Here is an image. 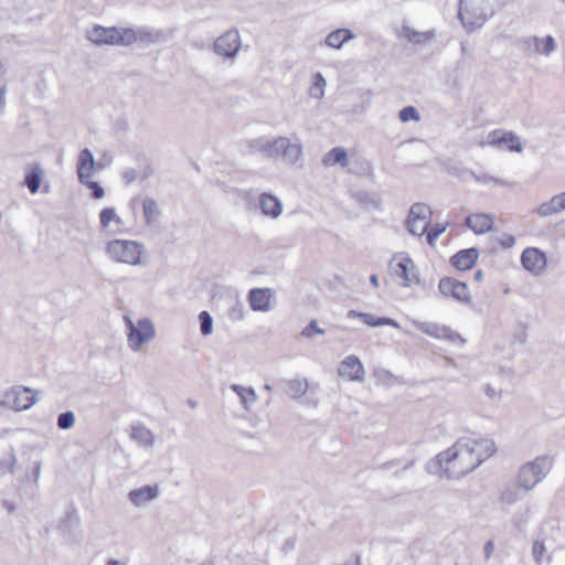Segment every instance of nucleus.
<instances>
[{
  "mask_svg": "<svg viewBox=\"0 0 565 565\" xmlns=\"http://www.w3.org/2000/svg\"><path fill=\"white\" fill-rule=\"evenodd\" d=\"M495 452V444L489 438H460L450 448L439 452L428 462L430 472H441L447 479H460L472 472Z\"/></svg>",
  "mask_w": 565,
  "mask_h": 565,
  "instance_id": "f257e3e1",
  "label": "nucleus"
},
{
  "mask_svg": "<svg viewBox=\"0 0 565 565\" xmlns=\"http://www.w3.org/2000/svg\"><path fill=\"white\" fill-rule=\"evenodd\" d=\"M497 0H460L458 18L468 31H473L484 24L494 14Z\"/></svg>",
  "mask_w": 565,
  "mask_h": 565,
  "instance_id": "f03ea898",
  "label": "nucleus"
},
{
  "mask_svg": "<svg viewBox=\"0 0 565 565\" xmlns=\"http://www.w3.org/2000/svg\"><path fill=\"white\" fill-rule=\"evenodd\" d=\"M553 457L539 456L520 467L518 472V488L527 492L532 490L550 472Z\"/></svg>",
  "mask_w": 565,
  "mask_h": 565,
  "instance_id": "7ed1b4c3",
  "label": "nucleus"
},
{
  "mask_svg": "<svg viewBox=\"0 0 565 565\" xmlns=\"http://www.w3.org/2000/svg\"><path fill=\"white\" fill-rule=\"evenodd\" d=\"M106 252L115 262L139 265L143 245L135 241L114 239L107 244Z\"/></svg>",
  "mask_w": 565,
  "mask_h": 565,
  "instance_id": "20e7f679",
  "label": "nucleus"
},
{
  "mask_svg": "<svg viewBox=\"0 0 565 565\" xmlns=\"http://www.w3.org/2000/svg\"><path fill=\"white\" fill-rule=\"evenodd\" d=\"M129 33L126 28L121 26H103L95 24L92 29L87 30L86 38L97 46L111 45V46H126Z\"/></svg>",
  "mask_w": 565,
  "mask_h": 565,
  "instance_id": "39448f33",
  "label": "nucleus"
},
{
  "mask_svg": "<svg viewBox=\"0 0 565 565\" xmlns=\"http://www.w3.org/2000/svg\"><path fill=\"white\" fill-rule=\"evenodd\" d=\"M126 323L128 345L135 352L139 351L145 343L151 341L156 335L154 326L148 318L138 320L137 324L126 318Z\"/></svg>",
  "mask_w": 565,
  "mask_h": 565,
  "instance_id": "423d86ee",
  "label": "nucleus"
},
{
  "mask_svg": "<svg viewBox=\"0 0 565 565\" xmlns=\"http://www.w3.org/2000/svg\"><path fill=\"white\" fill-rule=\"evenodd\" d=\"M268 157H281L287 163L295 164L302 157V147L300 143L291 142L287 137H277L269 140Z\"/></svg>",
  "mask_w": 565,
  "mask_h": 565,
  "instance_id": "0eeeda50",
  "label": "nucleus"
},
{
  "mask_svg": "<svg viewBox=\"0 0 565 565\" xmlns=\"http://www.w3.org/2000/svg\"><path fill=\"white\" fill-rule=\"evenodd\" d=\"M393 274L401 279L403 287L419 285L420 279L413 259L407 254L395 255L390 264Z\"/></svg>",
  "mask_w": 565,
  "mask_h": 565,
  "instance_id": "6e6552de",
  "label": "nucleus"
},
{
  "mask_svg": "<svg viewBox=\"0 0 565 565\" xmlns=\"http://www.w3.org/2000/svg\"><path fill=\"white\" fill-rule=\"evenodd\" d=\"M431 214V210L427 204L414 203L409 209L406 220L407 231L412 235L420 237L429 227Z\"/></svg>",
  "mask_w": 565,
  "mask_h": 565,
  "instance_id": "1a4fd4ad",
  "label": "nucleus"
},
{
  "mask_svg": "<svg viewBox=\"0 0 565 565\" xmlns=\"http://www.w3.org/2000/svg\"><path fill=\"white\" fill-rule=\"evenodd\" d=\"M242 47V40L236 28H232L221 34L213 43V52L227 60H233Z\"/></svg>",
  "mask_w": 565,
  "mask_h": 565,
  "instance_id": "9d476101",
  "label": "nucleus"
},
{
  "mask_svg": "<svg viewBox=\"0 0 565 565\" xmlns=\"http://www.w3.org/2000/svg\"><path fill=\"white\" fill-rule=\"evenodd\" d=\"M35 393L34 390L24 386L11 388L6 393L1 405L14 411L29 409L36 402Z\"/></svg>",
  "mask_w": 565,
  "mask_h": 565,
  "instance_id": "9b49d317",
  "label": "nucleus"
},
{
  "mask_svg": "<svg viewBox=\"0 0 565 565\" xmlns=\"http://www.w3.org/2000/svg\"><path fill=\"white\" fill-rule=\"evenodd\" d=\"M519 47L527 53H537L544 56H550L556 50V42L552 35L545 38L525 36L518 41Z\"/></svg>",
  "mask_w": 565,
  "mask_h": 565,
  "instance_id": "f8f14e48",
  "label": "nucleus"
},
{
  "mask_svg": "<svg viewBox=\"0 0 565 565\" xmlns=\"http://www.w3.org/2000/svg\"><path fill=\"white\" fill-rule=\"evenodd\" d=\"M126 32L129 33V40H127L126 46H130L134 43L148 46L150 44L164 42L168 39L164 31L152 28H126Z\"/></svg>",
  "mask_w": 565,
  "mask_h": 565,
  "instance_id": "ddd939ff",
  "label": "nucleus"
},
{
  "mask_svg": "<svg viewBox=\"0 0 565 565\" xmlns=\"http://www.w3.org/2000/svg\"><path fill=\"white\" fill-rule=\"evenodd\" d=\"M439 292L445 297H451L455 300L469 303L471 294L466 282L459 281L452 277H444L438 284Z\"/></svg>",
  "mask_w": 565,
  "mask_h": 565,
  "instance_id": "4468645a",
  "label": "nucleus"
},
{
  "mask_svg": "<svg viewBox=\"0 0 565 565\" xmlns=\"http://www.w3.org/2000/svg\"><path fill=\"white\" fill-rule=\"evenodd\" d=\"M416 328L429 337L446 340L450 343L459 342L460 344H463L466 342L458 332L444 324L426 321L417 323Z\"/></svg>",
  "mask_w": 565,
  "mask_h": 565,
  "instance_id": "2eb2a0df",
  "label": "nucleus"
},
{
  "mask_svg": "<svg viewBox=\"0 0 565 565\" xmlns=\"http://www.w3.org/2000/svg\"><path fill=\"white\" fill-rule=\"evenodd\" d=\"M521 263L533 275H541L546 267L545 254L536 247H527L522 252Z\"/></svg>",
  "mask_w": 565,
  "mask_h": 565,
  "instance_id": "dca6fc26",
  "label": "nucleus"
},
{
  "mask_svg": "<svg viewBox=\"0 0 565 565\" xmlns=\"http://www.w3.org/2000/svg\"><path fill=\"white\" fill-rule=\"evenodd\" d=\"M339 374L341 376H345L351 381L363 382L365 379V370L360 361V359L355 355L347 356L340 364Z\"/></svg>",
  "mask_w": 565,
  "mask_h": 565,
  "instance_id": "f3484780",
  "label": "nucleus"
},
{
  "mask_svg": "<svg viewBox=\"0 0 565 565\" xmlns=\"http://www.w3.org/2000/svg\"><path fill=\"white\" fill-rule=\"evenodd\" d=\"M273 295L269 288H253L248 292V302L254 311L267 312L270 310Z\"/></svg>",
  "mask_w": 565,
  "mask_h": 565,
  "instance_id": "a211bd4d",
  "label": "nucleus"
},
{
  "mask_svg": "<svg viewBox=\"0 0 565 565\" xmlns=\"http://www.w3.org/2000/svg\"><path fill=\"white\" fill-rule=\"evenodd\" d=\"M479 257V249L470 247L457 252L450 258V264L458 270L465 271L473 267Z\"/></svg>",
  "mask_w": 565,
  "mask_h": 565,
  "instance_id": "6ab92c4d",
  "label": "nucleus"
},
{
  "mask_svg": "<svg viewBox=\"0 0 565 565\" xmlns=\"http://www.w3.org/2000/svg\"><path fill=\"white\" fill-rule=\"evenodd\" d=\"M159 495V489L157 486H143L138 489H134L128 493L130 502L136 507H142L146 503L157 499Z\"/></svg>",
  "mask_w": 565,
  "mask_h": 565,
  "instance_id": "aec40b11",
  "label": "nucleus"
},
{
  "mask_svg": "<svg viewBox=\"0 0 565 565\" xmlns=\"http://www.w3.org/2000/svg\"><path fill=\"white\" fill-rule=\"evenodd\" d=\"M259 207L264 215L277 218L282 213V204L280 200L270 193H262L259 195Z\"/></svg>",
  "mask_w": 565,
  "mask_h": 565,
  "instance_id": "412c9836",
  "label": "nucleus"
},
{
  "mask_svg": "<svg viewBox=\"0 0 565 565\" xmlns=\"http://www.w3.org/2000/svg\"><path fill=\"white\" fill-rule=\"evenodd\" d=\"M95 159L92 151L87 148L79 152L77 162V177L79 182H85L84 179L92 178L95 171Z\"/></svg>",
  "mask_w": 565,
  "mask_h": 565,
  "instance_id": "4be33fe9",
  "label": "nucleus"
},
{
  "mask_svg": "<svg viewBox=\"0 0 565 565\" xmlns=\"http://www.w3.org/2000/svg\"><path fill=\"white\" fill-rule=\"evenodd\" d=\"M466 225L476 234H483L492 230L493 221L488 214H471L466 217Z\"/></svg>",
  "mask_w": 565,
  "mask_h": 565,
  "instance_id": "5701e85b",
  "label": "nucleus"
},
{
  "mask_svg": "<svg viewBox=\"0 0 565 565\" xmlns=\"http://www.w3.org/2000/svg\"><path fill=\"white\" fill-rule=\"evenodd\" d=\"M348 317L349 318H360L365 324H367L370 327L391 326L394 328H399V323L392 318H386V317L377 318L371 313L359 312L356 310H350L348 312Z\"/></svg>",
  "mask_w": 565,
  "mask_h": 565,
  "instance_id": "b1692460",
  "label": "nucleus"
},
{
  "mask_svg": "<svg viewBox=\"0 0 565 565\" xmlns=\"http://www.w3.org/2000/svg\"><path fill=\"white\" fill-rule=\"evenodd\" d=\"M491 136H493V139L491 140V145L507 143L511 151H515V152L522 151V146L520 143V139L514 132H512V131L503 132L500 129H495L491 132Z\"/></svg>",
  "mask_w": 565,
  "mask_h": 565,
  "instance_id": "393cba45",
  "label": "nucleus"
},
{
  "mask_svg": "<svg viewBox=\"0 0 565 565\" xmlns=\"http://www.w3.org/2000/svg\"><path fill=\"white\" fill-rule=\"evenodd\" d=\"M322 164L324 167H332L339 164L342 168L349 166V158L347 150L342 147L332 148L322 158Z\"/></svg>",
  "mask_w": 565,
  "mask_h": 565,
  "instance_id": "a878e982",
  "label": "nucleus"
},
{
  "mask_svg": "<svg viewBox=\"0 0 565 565\" xmlns=\"http://www.w3.org/2000/svg\"><path fill=\"white\" fill-rule=\"evenodd\" d=\"M403 36L414 45H427L435 39L434 31L418 32L409 26H403Z\"/></svg>",
  "mask_w": 565,
  "mask_h": 565,
  "instance_id": "bb28decb",
  "label": "nucleus"
},
{
  "mask_svg": "<svg viewBox=\"0 0 565 565\" xmlns=\"http://www.w3.org/2000/svg\"><path fill=\"white\" fill-rule=\"evenodd\" d=\"M355 38V34L349 29H337L330 32L326 38V44L333 49H341L344 43Z\"/></svg>",
  "mask_w": 565,
  "mask_h": 565,
  "instance_id": "cd10ccee",
  "label": "nucleus"
},
{
  "mask_svg": "<svg viewBox=\"0 0 565 565\" xmlns=\"http://www.w3.org/2000/svg\"><path fill=\"white\" fill-rule=\"evenodd\" d=\"M279 384L295 399L301 397L308 390V382L306 380H281Z\"/></svg>",
  "mask_w": 565,
  "mask_h": 565,
  "instance_id": "c85d7f7f",
  "label": "nucleus"
},
{
  "mask_svg": "<svg viewBox=\"0 0 565 565\" xmlns=\"http://www.w3.org/2000/svg\"><path fill=\"white\" fill-rule=\"evenodd\" d=\"M130 437L143 447H151L154 443V435L143 425L132 426Z\"/></svg>",
  "mask_w": 565,
  "mask_h": 565,
  "instance_id": "c756f323",
  "label": "nucleus"
},
{
  "mask_svg": "<svg viewBox=\"0 0 565 565\" xmlns=\"http://www.w3.org/2000/svg\"><path fill=\"white\" fill-rule=\"evenodd\" d=\"M231 388L238 395L241 403L246 411L249 409V404L255 403L257 399L256 392L252 387L233 384L231 385Z\"/></svg>",
  "mask_w": 565,
  "mask_h": 565,
  "instance_id": "7c9ffc66",
  "label": "nucleus"
},
{
  "mask_svg": "<svg viewBox=\"0 0 565 565\" xmlns=\"http://www.w3.org/2000/svg\"><path fill=\"white\" fill-rule=\"evenodd\" d=\"M142 207L147 224H152L160 216V210L154 199L146 198Z\"/></svg>",
  "mask_w": 565,
  "mask_h": 565,
  "instance_id": "2f4dec72",
  "label": "nucleus"
},
{
  "mask_svg": "<svg viewBox=\"0 0 565 565\" xmlns=\"http://www.w3.org/2000/svg\"><path fill=\"white\" fill-rule=\"evenodd\" d=\"M42 181V170L40 166H35L31 172L25 175L24 184L29 191L34 194L39 191Z\"/></svg>",
  "mask_w": 565,
  "mask_h": 565,
  "instance_id": "473e14b6",
  "label": "nucleus"
},
{
  "mask_svg": "<svg viewBox=\"0 0 565 565\" xmlns=\"http://www.w3.org/2000/svg\"><path fill=\"white\" fill-rule=\"evenodd\" d=\"M561 211L562 210L559 209V202H558L557 195H553L548 201L543 202L536 209V213L542 217H546V216L556 214Z\"/></svg>",
  "mask_w": 565,
  "mask_h": 565,
  "instance_id": "72a5a7b5",
  "label": "nucleus"
},
{
  "mask_svg": "<svg viewBox=\"0 0 565 565\" xmlns=\"http://www.w3.org/2000/svg\"><path fill=\"white\" fill-rule=\"evenodd\" d=\"M520 490L518 484L507 483L500 493V501L507 504H514L520 500Z\"/></svg>",
  "mask_w": 565,
  "mask_h": 565,
  "instance_id": "f704fd0d",
  "label": "nucleus"
},
{
  "mask_svg": "<svg viewBox=\"0 0 565 565\" xmlns=\"http://www.w3.org/2000/svg\"><path fill=\"white\" fill-rule=\"evenodd\" d=\"M326 79L321 73L317 72L312 76V84L310 86L309 93L312 98L321 99L324 95V86Z\"/></svg>",
  "mask_w": 565,
  "mask_h": 565,
  "instance_id": "c9c22d12",
  "label": "nucleus"
},
{
  "mask_svg": "<svg viewBox=\"0 0 565 565\" xmlns=\"http://www.w3.org/2000/svg\"><path fill=\"white\" fill-rule=\"evenodd\" d=\"M247 153L263 152L268 157L269 140L256 138L246 141Z\"/></svg>",
  "mask_w": 565,
  "mask_h": 565,
  "instance_id": "e433bc0d",
  "label": "nucleus"
},
{
  "mask_svg": "<svg viewBox=\"0 0 565 565\" xmlns=\"http://www.w3.org/2000/svg\"><path fill=\"white\" fill-rule=\"evenodd\" d=\"M458 175L461 177L463 180H467V177H470L477 182H482V183L494 182L495 184H500V185L504 184V181H502L498 178H494V177H491L488 174L478 175L473 171H470L468 169L461 170V172Z\"/></svg>",
  "mask_w": 565,
  "mask_h": 565,
  "instance_id": "4c0bfd02",
  "label": "nucleus"
},
{
  "mask_svg": "<svg viewBox=\"0 0 565 565\" xmlns=\"http://www.w3.org/2000/svg\"><path fill=\"white\" fill-rule=\"evenodd\" d=\"M114 221L118 224L122 223L120 217L116 214L114 207H105L99 213V222L102 227L106 228L109 226L110 222Z\"/></svg>",
  "mask_w": 565,
  "mask_h": 565,
  "instance_id": "58836bf2",
  "label": "nucleus"
},
{
  "mask_svg": "<svg viewBox=\"0 0 565 565\" xmlns=\"http://www.w3.org/2000/svg\"><path fill=\"white\" fill-rule=\"evenodd\" d=\"M17 457L14 450L11 449L7 458L0 459V476L6 473H15Z\"/></svg>",
  "mask_w": 565,
  "mask_h": 565,
  "instance_id": "ea45409f",
  "label": "nucleus"
},
{
  "mask_svg": "<svg viewBox=\"0 0 565 565\" xmlns=\"http://www.w3.org/2000/svg\"><path fill=\"white\" fill-rule=\"evenodd\" d=\"M200 332L206 337L213 332V318L207 311H201L199 313Z\"/></svg>",
  "mask_w": 565,
  "mask_h": 565,
  "instance_id": "a19ab883",
  "label": "nucleus"
},
{
  "mask_svg": "<svg viewBox=\"0 0 565 565\" xmlns=\"http://www.w3.org/2000/svg\"><path fill=\"white\" fill-rule=\"evenodd\" d=\"M56 425L62 430L71 429L75 425V415L72 411L58 414Z\"/></svg>",
  "mask_w": 565,
  "mask_h": 565,
  "instance_id": "79ce46f5",
  "label": "nucleus"
},
{
  "mask_svg": "<svg viewBox=\"0 0 565 565\" xmlns=\"http://www.w3.org/2000/svg\"><path fill=\"white\" fill-rule=\"evenodd\" d=\"M448 226V223L446 224H435L430 227V230L426 233V241L427 243L430 245V246H434L436 244V241L438 239V237L446 231Z\"/></svg>",
  "mask_w": 565,
  "mask_h": 565,
  "instance_id": "37998d69",
  "label": "nucleus"
},
{
  "mask_svg": "<svg viewBox=\"0 0 565 565\" xmlns=\"http://www.w3.org/2000/svg\"><path fill=\"white\" fill-rule=\"evenodd\" d=\"M398 118L402 122H408L409 120L418 121L420 116L414 106H406L399 110Z\"/></svg>",
  "mask_w": 565,
  "mask_h": 565,
  "instance_id": "c03bdc74",
  "label": "nucleus"
},
{
  "mask_svg": "<svg viewBox=\"0 0 565 565\" xmlns=\"http://www.w3.org/2000/svg\"><path fill=\"white\" fill-rule=\"evenodd\" d=\"M79 523V518L76 513V510L71 507L66 512H65V516L64 519L62 520L61 522V527L62 529H71L73 526H77Z\"/></svg>",
  "mask_w": 565,
  "mask_h": 565,
  "instance_id": "a18cd8bd",
  "label": "nucleus"
},
{
  "mask_svg": "<svg viewBox=\"0 0 565 565\" xmlns=\"http://www.w3.org/2000/svg\"><path fill=\"white\" fill-rule=\"evenodd\" d=\"M85 182H81L92 190V196L94 199H102L105 195L104 188L96 181H92L90 178L84 179Z\"/></svg>",
  "mask_w": 565,
  "mask_h": 565,
  "instance_id": "49530a36",
  "label": "nucleus"
},
{
  "mask_svg": "<svg viewBox=\"0 0 565 565\" xmlns=\"http://www.w3.org/2000/svg\"><path fill=\"white\" fill-rule=\"evenodd\" d=\"M326 331L318 326L317 320H311L306 328L301 331L305 338H311L313 334L322 335Z\"/></svg>",
  "mask_w": 565,
  "mask_h": 565,
  "instance_id": "de8ad7c7",
  "label": "nucleus"
},
{
  "mask_svg": "<svg viewBox=\"0 0 565 565\" xmlns=\"http://www.w3.org/2000/svg\"><path fill=\"white\" fill-rule=\"evenodd\" d=\"M228 317L233 321H239L244 318V307L238 300L228 310Z\"/></svg>",
  "mask_w": 565,
  "mask_h": 565,
  "instance_id": "09e8293b",
  "label": "nucleus"
},
{
  "mask_svg": "<svg viewBox=\"0 0 565 565\" xmlns=\"http://www.w3.org/2000/svg\"><path fill=\"white\" fill-rule=\"evenodd\" d=\"M122 179L126 184H130L134 181H136L137 179H140L139 171L136 169H131V168L126 169L122 172Z\"/></svg>",
  "mask_w": 565,
  "mask_h": 565,
  "instance_id": "8fccbe9b",
  "label": "nucleus"
},
{
  "mask_svg": "<svg viewBox=\"0 0 565 565\" xmlns=\"http://www.w3.org/2000/svg\"><path fill=\"white\" fill-rule=\"evenodd\" d=\"M545 552V546L542 542L535 541L532 546V554L534 559L539 563Z\"/></svg>",
  "mask_w": 565,
  "mask_h": 565,
  "instance_id": "3c124183",
  "label": "nucleus"
},
{
  "mask_svg": "<svg viewBox=\"0 0 565 565\" xmlns=\"http://www.w3.org/2000/svg\"><path fill=\"white\" fill-rule=\"evenodd\" d=\"M354 196L361 203H365V204L372 203L375 206H379V204H380L379 202H375L373 199H371V196L369 195L367 192H363V191L362 192H358V193H355Z\"/></svg>",
  "mask_w": 565,
  "mask_h": 565,
  "instance_id": "603ef678",
  "label": "nucleus"
},
{
  "mask_svg": "<svg viewBox=\"0 0 565 565\" xmlns=\"http://www.w3.org/2000/svg\"><path fill=\"white\" fill-rule=\"evenodd\" d=\"M500 245L503 247V248H512L515 244V237L513 235H510V234H504L501 238H500Z\"/></svg>",
  "mask_w": 565,
  "mask_h": 565,
  "instance_id": "864d4df0",
  "label": "nucleus"
},
{
  "mask_svg": "<svg viewBox=\"0 0 565 565\" xmlns=\"http://www.w3.org/2000/svg\"><path fill=\"white\" fill-rule=\"evenodd\" d=\"M484 393L491 399H494L497 396H499V398L501 397V394H498L497 391L491 385L486 386Z\"/></svg>",
  "mask_w": 565,
  "mask_h": 565,
  "instance_id": "5fc2aeb1",
  "label": "nucleus"
},
{
  "mask_svg": "<svg viewBox=\"0 0 565 565\" xmlns=\"http://www.w3.org/2000/svg\"><path fill=\"white\" fill-rule=\"evenodd\" d=\"M494 551V544L492 541H488L484 545V555H486V558L488 559L492 553Z\"/></svg>",
  "mask_w": 565,
  "mask_h": 565,
  "instance_id": "6e6d98bb",
  "label": "nucleus"
},
{
  "mask_svg": "<svg viewBox=\"0 0 565 565\" xmlns=\"http://www.w3.org/2000/svg\"><path fill=\"white\" fill-rule=\"evenodd\" d=\"M153 173V170L150 166L143 168L142 171H139V175L141 180L148 179Z\"/></svg>",
  "mask_w": 565,
  "mask_h": 565,
  "instance_id": "4d7b16f0",
  "label": "nucleus"
},
{
  "mask_svg": "<svg viewBox=\"0 0 565 565\" xmlns=\"http://www.w3.org/2000/svg\"><path fill=\"white\" fill-rule=\"evenodd\" d=\"M40 472H41V461H34V463H33L34 482H38V480L40 478Z\"/></svg>",
  "mask_w": 565,
  "mask_h": 565,
  "instance_id": "13d9d810",
  "label": "nucleus"
},
{
  "mask_svg": "<svg viewBox=\"0 0 565 565\" xmlns=\"http://www.w3.org/2000/svg\"><path fill=\"white\" fill-rule=\"evenodd\" d=\"M557 195V199H558V202H559V209L562 211H565V192H562L559 194H556Z\"/></svg>",
  "mask_w": 565,
  "mask_h": 565,
  "instance_id": "bf43d9fd",
  "label": "nucleus"
},
{
  "mask_svg": "<svg viewBox=\"0 0 565 565\" xmlns=\"http://www.w3.org/2000/svg\"><path fill=\"white\" fill-rule=\"evenodd\" d=\"M3 505L6 507V509L9 511V513H13L15 511V507L13 503L9 502V501H4L3 502Z\"/></svg>",
  "mask_w": 565,
  "mask_h": 565,
  "instance_id": "052dcab7",
  "label": "nucleus"
},
{
  "mask_svg": "<svg viewBox=\"0 0 565 565\" xmlns=\"http://www.w3.org/2000/svg\"><path fill=\"white\" fill-rule=\"evenodd\" d=\"M370 282L372 284L373 287L377 288L379 287V277L377 275L373 274L371 275L370 277Z\"/></svg>",
  "mask_w": 565,
  "mask_h": 565,
  "instance_id": "680f3d73",
  "label": "nucleus"
},
{
  "mask_svg": "<svg viewBox=\"0 0 565 565\" xmlns=\"http://www.w3.org/2000/svg\"><path fill=\"white\" fill-rule=\"evenodd\" d=\"M473 278H475V280H476V281H481V280L483 279V271H482V270H480V269H479V270H477V271L475 273Z\"/></svg>",
  "mask_w": 565,
  "mask_h": 565,
  "instance_id": "e2e57ef3",
  "label": "nucleus"
},
{
  "mask_svg": "<svg viewBox=\"0 0 565 565\" xmlns=\"http://www.w3.org/2000/svg\"><path fill=\"white\" fill-rule=\"evenodd\" d=\"M107 565H125V564L118 559H110V561H108Z\"/></svg>",
  "mask_w": 565,
  "mask_h": 565,
  "instance_id": "0e129e2a",
  "label": "nucleus"
},
{
  "mask_svg": "<svg viewBox=\"0 0 565 565\" xmlns=\"http://www.w3.org/2000/svg\"><path fill=\"white\" fill-rule=\"evenodd\" d=\"M461 52H462L463 55L468 54V47H467L466 43H461Z\"/></svg>",
  "mask_w": 565,
  "mask_h": 565,
  "instance_id": "69168bd1",
  "label": "nucleus"
},
{
  "mask_svg": "<svg viewBox=\"0 0 565 565\" xmlns=\"http://www.w3.org/2000/svg\"><path fill=\"white\" fill-rule=\"evenodd\" d=\"M188 405L191 407V408H195L196 407V402L193 401V399H188Z\"/></svg>",
  "mask_w": 565,
  "mask_h": 565,
  "instance_id": "338daca9",
  "label": "nucleus"
},
{
  "mask_svg": "<svg viewBox=\"0 0 565 565\" xmlns=\"http://www.w3.org/2000/svg\"><path fill=\"white\" fill-rule=\"evenodd\" d=\"M393 463H394V462H385V463H383L382 468H383V469H388L390 467H392V466H393Z\"/></svg>",
  "mask_w": 565,
  "mask_h": 565,
  "instance_id": "774afa93",
  "label": "nucleus"
}]
</instances>
